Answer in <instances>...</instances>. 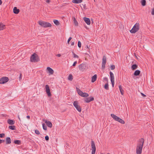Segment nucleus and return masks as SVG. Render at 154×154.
<instances>
[{"label": "nucleus", "instance_id": "42", "mask_svg": "<svg viewBox=\"0 0 154 154\" xmlns=\"http://www.w3.org/2000/svg\"><path fill=\"white\" fill-rule=\"evenodd\" d=\"M82 5L83 6L84 8L85 9H86V6L85 4H82Z\"/></svg>", "mask_w": 154, "mask_h": 154}, {"label": "nucleus", "instance_id": "46", "mask_svg": "<svg viewBox=\"0 0 154 154\" xmlns=\"http://www.w3.org/2000/svg\"><path fill=\"white\" fill-rule=\"evenodd\" d=\"M4 142H5L4 140H2L0 139V144H1L2 143Z\"/></svg>", "mask_w": 154, "mask_h": 154}, {"label": "nucleus", "instance_id": "28", "mask_svg": "<svg viewBox=\"0 0 154 154\" xmlns=\"http://www.w3.org/2000/svg\"><path fill=\"white\" fill-rule=\"evenodd\" d=\"M53 22L57 26L59 25L60 24V22L57 20H53Z\"/></svg>", "mask_w": 154, "mask_h": 154}, {"label": "nucleus", "instance_id": "6", "mask_svg": "<svg viewBox=\"0 0 154 154\" xmlns=\"http://www.w3.org/2000/svg\"><path fill=\"white\" fill-rule=\"evenodd\" d=\"M77 91L79 95L84 97H87L88 96V94L86 93H83L79 89L76 88Z\"/></svg>", "mask_w": 154, "mask_h": 154}, {"label": "nucleus", "instance_id": "26", "mask_svg": "<svg viewBox=\"0 0 154 154\" xmlns=\"http://www.w3.org/2000/svg\"><path fill=\"white\" fill-rule=\"evenodd\" d=\"M137 67V66L136 64H133L131 66V69L133 70L136 69Z\"/></svg>", "mask_w": 154, "mask_h": 154}, {"label": "nucleus", "instance_id": "29", "mask_svg": "<svg viewBox=\"0 0 154 154\" xmlns=\"http://www.w3.org/2000/svg\"><path fill=\"white\" fill-rule=\"evenodd\" d=\"M14 143L15 144H17L18 145H20L21 143V141L20 140H15L14 141Z\"/></svg>", "mask_w": 154, "mask_h": 154}, {"label": "nucleus", "instance_id": "38", "mask_svg": "<svg viewBox=\"0 0 154 154\" xmlns=\"http://www.w3.org/2000/svg\"><path fill=\"white\" fill-rule=\"evenodd\" d=\"M115 66L114 65H112L110 66V68L112 70L114 69L115 68Z\"/></svg>", "mask_w": 154, "mask_h": 154}, {"label": "nucleus", "instance_id": "44", "mask_svg": "<svg viewBox=\"0 0 154 154\" xmlns=\"http://www.w3.org/2000/svg\"><path fill=\"white\" fill-rule=\"evenodd\" d=\"M151 14L152 15H154V8L152 11Z\"/></svg>", "mask_w": 154, "mask_h": 154}, {"label": "nucleus", "instance_id": "41", "mask_svg": "<svg viewBox=\"0 0 154 154\" xmlns=\"http://www.w3.org/2000/svg\"><path fill=\"white\" fill-rule=\"evenodd\" d=\"M45 140L47 141H48L49 140V138L48 136L47 135L45 137Z\"/></svg>", "mask_w": 154, "mask_h": 154}, {"label": "nucleus", "instance_id": "4", "mask_svg": "<svg viewBox=\"0 0 154 154\" xmlns=\"http://www.w3.org/2000/svg\"><path fill=\"white\" fill-rule=\"evenodd\" d=\"M139 24L138 23H136L133 27L132 29L130 31L131 33H134L137 32L139 29Z\"/></svg>", "mask_w": 154, "mask_h": 154}, {"label": "nucleus", "instance_id": "52", "mask_svg": "<svg viewBox=\"0 0 154 154\" xmlns=\"http://www.w3.org/2000/svg\"><path fill=\"white\" fill-rule=\"evenodd\" d=\"M26 117L27 118H28V119H29L30 118V117L29 116H26Z\"/></svg>", "mask_w": 154, "mask_h": 154}, {"label": "nucleus", "instance_id": "40", "mask_svg": "<svg viewBox=\"0 0 154 154\" xmlns=\"http://www.w3.org/2000/svg\"><path fill=\"white\" fill-rule=\"evenodd\" d=\"M72 37H70L68 40V41H67V43L68 44H69V42L71 40V39H72Z\"/></svg>", "mask_w": 154, "mask_h": 154}, {"label": "nucleus", "instance_id": "33", "mask_svg": "<svg viewBox=\"0 0 154 154\" xmlns=\"http://www.w3.org/2000/svg\"><path fill=\"white\" fill-rule=\"evenodd\" d=\"M104 88L106 90H109V86H108V83H107L105 85Z\"/></svg>", "mask_w": 154, "mask_h": 154}, {"label": "nucleus", "instance_id": "21", "mask_svg": "<svg viewBox=\"0 0 154 154\" xmlns=\"http://www.w3.org/2000/svg\"><path fill=\"white\" fill-rule=\"evenodd\" d=\"M82 1V0H73L72 2L74 3L78 4L81 3Z\"/></svg>", "mask_w": 154, "mask_h": 154}, {"label": "nucleus", "instance_id": "14", "mask_svg": "<svg viewBox=\"0 0 154 154\" xmlns=\"http://www.w3.org/2000/svg\"><path fill=\"white\" fill-rule=\"evenodd\" d=\"M94 100V98L93 97L86 98L84 99V101L86 103H89Z\"/></svg>", "mask_w": 154, "mask_h": 154}, {"label": "nucleus", "instance_id": "18", "mask_svg": "<svg viewBox=\"0 0 154 154\" xmlns=\"http://www.w3.org/2000/svg\"><path fill=\"white\" fill-rule=\"evenodd\" d=\"M5 25L2 23H0V30H2L5 29Z\"/></svg>", "mask_w": 154, "mask_h": 154}, {"label": "nucleus", "instance_id": "32", "mask_svg": "<svg viewBox=\"0 0 154 154\" xmlns=\"http://www.w3.org/2000/svg\"><path fill=\"white\" fill-rule=\"evenodd\" d=\"M68 79L70 81H72L73 79V76L72 75L70 74L68 77Z\"/></svg>", "mask_w": 154, "mask_h": 154}, {"label": "nucleus", "instance_id": "39", "mask_svg": "<svg viewBox=\"0 0 154 154\" xmlns=\"http://www.w3.org/2000/svg\"><path fill=\"white\" fill-rule=\"evenodd\" d=\"M5 136V134H0V137L2 138L4 137Z\"/></svg>", "mask_w": 154, "mask_h": 154}, {"label": "nucleus", "instance_id": "35", "mask_svg": "<svg viewBox=\"0 0 154 154\" xmlns=\"http://www.w3.org/2000/svg\"><path fill=\"white\" fill-rule=\"evenodd\" d=\"M72 53L73 55V57L74 58H79V56L77 55L76 54H75L74 52H72Z\"/></svg>", "mask_w": 154, "mask_h": 154}, {"label": "nucleus", "instance_id": "22", "mask_svg": "<svg viewBox=\"0 0 154 154\" xmlns=\"http://www.w3.org/2000/svg\"><path fill=\"white\" fill-rule=\"evenodd\" d=\"M6 144H10L11 143V139L10 137H7L6 138Z\"/></svg>", "mask_w": 154, "mask_h": 154}, {"label": "nucleus", "instance_id": "15", "mask_svg": "<svg viewBox=\"0 0 154 154\" xmlns=\"http://www.w3.org/2000/svg\"><path fill=\"white\" fill-rule=\"evenodd\" d=\"M83 19L85 22L88 25H90L91 21L89 18L85 17L83 18Z\"/></svg>", "mask_w": 154, "mask_h": 154}, {"label": "nucleus", "instance_id": "8", "mask_svg": "<svg viewBox=\"0 0 154 154\" xmlns=\"http://www.w3.org/2000/svg\"><path fill=\"white\" fill-rule=\"evenodd\" d=\"M91 147L92 148L91 154H95L96 150V148L94 142L92 140L91 141Z\"/></svg>", "mask_w": 154, "mask_h": 154}, {"label": "nucleus", "instance_id": "53", "mask_svg": "<svg viewBox=\"0 0 154 154\" xmlns=\"http://www.w3.org/2000/svg\"><path fill=\"white\" fill-rule=\"evenodd\" d=\"M2 2L1 0H0V5L2 4Z\"/></svg>", "mask_w": 154, "mask_h": 154}, {"label": "nucleus", "instance_id": "34", "mask_svg": "<svg viewBox=\"0 0 154 154\" xmlns=\"http://www.w3.org/2000/svg\"><path fill=\"white\" fill-rule=\"evenodd\" d=\"M42 127L43 129L45 130H47V127L45 125V124L43 123L42 124Z\"/></svg>", "mask_w": 154, "mask_h": 154}, {"label": "nucleus", "instance_id": "30", "mask_svg": "<svg viewBox=\"0 0 154 154\" xmlns=\"http://www.w3.org/2000/svg\"><path fill=\"white\" fill-rule=\"evenodd\" d=\"M9 129L12 130H15L16 129L14 125H11L9 127Z\"/></svg>", "mask_w": 154, "mask_h": 154}, {"label": "nucleus", "instance_id": "56", "mask_svg": "<svg viewBox=\"0 0 154 154\" xmlns=\"http://www.w3.org/2000/svg\"><path fill=\"white\" fill-rule=\"evenodd\" d=\"M94 0V2H95V0Z\"/></svg>", "mask_w": 154, "mask_h": 154}, {"label": "nucleus", "instance_id": "10", "mask_svg": "<svg viewBox=\"0 0 154 154\" xmlns=\"http://www.w3.org/2000/svg\"><path fill=\"white\" fill-rule=\"evenodd\" d=\"M110 76V80L112 84V86L113 87L114 86V75L112 72H109Z\"/></svg>", "mask_w": 154, "mask_h": 154}, {"label": "nucleus", "instance_id": "36", "mask_svg": "<svg viewBox=\"0 0 154 154\" xmlns=\"http://www.w3.org/2000/svg\"><path fill=\"white\" fill-rule=\"evenodd\" d=\"M35 133L38 135H39L40 134V133L38 130H36L35 131Z\"/></svg>", "mask_w": 154, "mask_h": 154}, {"label": "nucleus", "instance_id": "27", "mask_svg": "<svg viewBox=\"0 0 154 154\" xmlns=\"http://www.w3.org/2000/svg\"><path fill=\"white\" fill-rule=\"evenodd\" d=\"M73 21L75 25L76 26H77L78 25V23L75 17H74L73 18Z\"/></svg>", "mask_w": 154, "mask_h": 154}, {"label": "nucleus", "instance_id": "20", "mask_svg": "<svg viewBox=\"0 0 154 154\" xmlns=\"http://www.w3.org/2000/svg\"><path fill=\"white\" fill-rule=\"evenodd\" d=\"M97 78V75L96 74L94 75L92 77L91 82H94L96 80Z\"/></svg>", "mask_w": 154, "mask_h": 154}, {"label": "nucleus", "instance_id": "31", "mask_svg": "<svg viewBox=\"0 0 154 154\" xmlns=\"http://www.w3.org/2000/svg\"><path fill=\"white\" fill-rule=\"evenodd\" d=\"M141 5L143 6H144L146 5V1L145 0H142L141 1Z\"/></svg>", "mask_w": 154, "mask_h": 154}, {"label": "nucleus", "instance_id": "25", "mask_svg": "<svg viewBox=\"0 0 154 154\" xmlns=\"http://www.w3.org/2000/svg\"><path fill=\"white\" fill-rule=\"evenodd\" d=\"M119 88L121 94L123 95L124 94V90L122 88V86L121 85H120L119 86Z\"/></svg>", "mask_w": 154, "mask_h": 154}, {"label": "nucleus", "instance_id": "11", "mask_svg": "<svg viewBox=\"0 0 154 154\" xmlns=\"http://www.w3.org/2000/svg\"><path fill=\"white\" fill-rule=\"evenodd\" d=\"M9 80L7 77H3L0 79V84H4L7 82Z\"/></svg>", "mask_w": 154, "mask_h": 154}, {"label": "nucleus", "instance_id": "47", "mask_svg": "<svg viewBox=\"0 0 154 154\" xmlns=\"http://www.w3.org/2000/svg\"><path fill=\"white\" fill-rule=\"evenodd\" d=\"M141 95L143 97H146V95L144 94H143L142 93H141Z\"/></svg>", "mask_w": 154, "mask_h": 154}, {"label": "nucleus", "instance_id": "55", "mask_svg": "<svg viewBox=\"0 0 154 154\" xmlns=\"http://www.w3.org/2000/svg\"><path fill=\"white\" fill-rule=\"evenodd\" d=\"M107 154H110V153H107Z\"/></svg>", "mask_w": 154, "mask_h": 154}, {"label": "nucleus", "instance_id": "24", "mask_svg": "<svg viewBox=\"0 0 154 154\" xmlns=\"http://www.w3.org/2000/svg\"><path fill=\"white\" fill-rule=\"evenodd\" d=\"M8 123L10 125H13L14 123V121L12 120L9 119L8 120Z\"/></svg>", "mask_w": 154, "mask_h": 154}, {"label": "nucleus", "instance_id": "5", "mask_svg": "<svg viewBox=\"0 0 154 154\" xmlns=\"http://www.w3.org/2000/svg\"><path fill=\"white\" fill-rule=\"evenodd\" d=\"M31 61L32 62H37L39 60L38 55L35 53L33 54L31 57Z\"/></svg>", "mask_w": 154, "mask_h": 154}, {"label": "nucleus", "instance_id": "23", "mask_svg": "<svg viewBox=\"0 0 154 154\" xmlns=\"http://www.w3.org/2000/svg\"><path fill=\"white\" fill-rule=\"evenodd\" d=\"M140 71L139 70H136L135 72L134 75L135 76L139 75L140 74Z\"/></svg>", "mask_w": 154, "mask_h": 154}, {"label": "nucleus", "instance_id": "3", "mask_svg": "<svg viewBox=\"0 0 154 154\" xmlns=\"http://www.w3.org/2000/svg\"><path fill=\"white\" fill-rule=\"evenodd\" d=\"M111 116L115 121H118L122 124L125 123V122L123 120L115 115L112 114H111Z\"/></svg>", "mask_w": 154, "mask_h": 154}, {"label": "nucleus", "instance_id": "2", "mask_svg": "<svg viewBox=\"0 0 154 154\" xmlns=\"http://www.w3.org/2000/svg\"><path fill=\"white\" fill-rule=\"evenodd\" d=\"M38 23L39 25L45 28L51 27V26L50 23L45 21H39Z\"/></svg>", "mask_w": 154, "mask_h": 154}, {"label": "nucleus", "instance_id": "49", "mask_svg": "<svg viewBox=\"0 0 154 154\" xmlns=\"http://www.w3.org/2000/svg\"><path fill=\"white\" fill-rule=\"evenodd\" d=\"M46 2L47 3H49L50 2V0H46Z\"/></svg>", "mask_w": 154, "mask_h": 154}, {"label": "nucleus", "instance_id": "50", "mask_svg": "<svg viewBox=\"0 0 154 154\" xmlns=\"http://www.w3.org/2000/svg\"><path fill=\"white\" fill-rule=\"evenodd\" d=\"M57 57H60L61 56V54H58L56 55Z\"/></svg>", "mask_w": 154, "mask_h": 154}, {"label": "nucleus", "instance_id": "43", "mask_svg": "<svg viewBox=\"0 0 154 154\" xmlns=\"http://www.w3.org/2000/svg\"><path fill=\"white\" fill-rule=\"evenodd\" d=\"M103 80L104 81L108 82V79L106 77H105L103 78Z\"/></svg>", "mask_w": 154, "mask_h": 154}, {"label": "nucleus", "instance_id": "1", "mask_svg": "<svg viewBox=\"0 0 154 154\" xmlns=\"http://www.w3.org/2000/svg\"><path fill=\"white\" fill-rule=\"evenodd\" d=\"M144 142V140L143 138H141L139 140L138 143L137 144L136 148L137 154H141V153Z\"/></svg>", "mask_w": 154, "mask_h": 154}, {"label": "nucleus", "instance_id": "9", "mask_svg": "<svg viewBox=\"0 0 154 154\" xmlns=\"http://www.w3.org/2000/svg\"><path fill=\"white\" fill-rule=\"evenodd\" d=\"M73 106L79 112H81V108L80 106L79 105L77 101H74L73 103Z\"/></svg>", "mask_w": 154, "mask_h": 154}, {"label": "nucleus", "instance_id": "12", "mask_svg": "<svg viewBox=\"0 0 154 154\" xmlns=\"http://www.w3.org/2000/svg\"><path fill=\"white\" fill-rule=\"evenodd\" d=\"M46 92L47 94L48 97H51V93L50 92V90L49 86L48 85H46L45 87Z\"/></svg>", "mask_w": 154, "mask_h": 154}, {"label": "nucleus", "instance_id": "48", "mask_svg": "<svg viewBox=\"0 0 154 154\" xmlns=\"http://www.w3.org/2000/svg\"><path fill=\"white\" fill-rule=\"evenodd\" d=\"M74 45V42H71V45L73 46Z\"/></svg>", "mask_w": 154, "mask_h": 154}, {"label": "nucleus", "instance_id": "45", "mask_svg": "<svg viewBox=\"0 0 154 154\" xmlns=\"http://www.w3.org/2000/svg\"><path fill=\"white\" fill-rule=\"evenodd\" d=\"M77 63V62L76 61H75V62H74V63H73V65H72V66H75V65Z\"/></svg>", "mask_w": 154, "mask_h": 154}, {"label": "nucleus", "instance_id": "17", "mask_svg": "<svg viewBox=\"0 0 154 154\" xmlns=\"http://www.w3.org/2000/svg\"><path fill=\"white\" fill-rule=\"evenodd\" d=\"M47 69L48 71V72L50 73L52 75L54 73V72L53 70L50 67H47Z\"/></svg>", "mask_w": 154, "mask_h": 154}, {"label": "nucleus", "instance_id": "54", "mask_svg": "<svg viewBox=\"0 0 154 154\" xmlns=\"http://www.w3.org/2000/svg\"><path fill=\"white\" fill-rule=\"evenodd\" d=\"M18 119H19V120L20 121V117H19V116H18Z\"/></svg>", "mask_w": 154, "mask_h": 154}, {"label": "nucleus", "instance_id": "37", "mask_svg": "<svg viewBox=\"0 0 154 154\" xmlns=\"http://www.w3.org/2000/svg\"><path fill=\"white\" fill-rule=\"evenodd\" d=\"M78 46L79 48H80L81 47V43L80 41H79L78 42Z\"/></svg>", "mask_w": 154, "mask_h": 154}, {"label": "nucleus", "instance_id": "13", "mask_svg": "<svg viewBox=\"0 0 154 154\" xmlns=\"http://www.w3.org/2000/svg\"><path fill=\"white\" fill-rule=\"evenodd\" d=\"M106 58L105 56H104L103 57L102 59V67L104 69L105 67V64L106 62Z\"/></svg>", "mask_w": 154, "mask_h": 154}, {"label": "nucleus", "instance_id": "7", "mask_svg": "<svg viewBox=\"0 0 154 154\" xmlns=\"http://www.w3.org/2000/svg\"><path fill=\"white\" fill-rule=\"evenodd\" d=\"M79 69L82 71H84L86 69L87 66L85 63H82L79 65Z\"/></svg>", "mask_w": 154, "mask_h": 154}, {"label": "nucleus", "instance_id": "19", "mask_svg": "<svg viewBox=\"0 0 154 154\" xmlns=\"http://www.w3.org/2000/svg\"><path fill=\"white\" fill-rule=\"evenodd\" d=\"M20 11L19 10L17 9L16 7H14L13 9L14 13L15 14H18Z\"/></svg>", "mask_w": 154, "mask_h": 154}, {"label": "nucleus", "instance_id": "51", "mask_svg": "<svg viewBox=\"0 0 154 154\" xmlns=\"http://www.w3.org/2000/svg\"><path fill=\"white\" fill-rule=\"evenodd\" d=\"M21 77H22V74L21 73H20V77H19L20 79H21Z\"/></svg>", "mask_w": 154, "mask_h": 154}, {"label": "nucleus", "instance_id": "16", "mask_svg": "<svg viewBox=\"0 0 154 154\" xmlns=\"http://www.w3.org/2000/svg\"><path fill=\"white\" fill-rule=\"evenodd\" d=\"M44 122L45 123H46V125L48 126V127L51 128L52 127V124L49 121H47L46 120H45L44 121Z\"/></svg>", "mask_w": 154, "mask_h": 154}]
</instances>
